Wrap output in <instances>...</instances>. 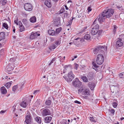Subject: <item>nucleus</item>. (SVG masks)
I'll return each instance as SVG.
<instances>
[{"label": "nucleus", "mask_w": 124, "mask_h": 124, "mask_svg": "<svg viewBox=\"0 0 124 124\" xmlns=\"http://www.w3.org/2000/svg\"><path fill=\"white\" fill-rule=\"evenodd\" d=\"M95 24H94L93 26H92H92L93 27L92 28L91 33L93 35L98 34L97 37H98L101 36V33L103 32V31L102 30H100L99 31V25L98 24L95 25Z\"/></svg>", "instance_id": "f257e3e1"}, {"label": "nucleus", "mask_w": 124, "mask_h": 124, "mask_svg": "<svg viewBox=\"0 0 124 124\" xmlns=\"http://www.w3.org/2000/svg\"><path fill=\"white\" fill-rule=\"evenodd\" d=\"M114 13V10L112 9H110L108 10H105L102 12L104 17L106 18H109L113 15Z\"/></svg>", "instance_id": "f03ea898"}, {"label": "nucleus", "mask_w": 124, "mask_h": 124, "mask_svg": "<svg viewBox=\"0 0 124 124\" xmlns=\"http://www.w3.org/2000/svg\"><path fill=\"white\" fill-rule=\"evenodd\" d=\"M106 48L105 50H107V47L105 46H98L95 48L93 50V52L94 54H96L98 53H101L103 50H105V48Z\"/></svg>", "instance_id": "7ed1b4c3"}, {"label": "nucleus", "mask_w": 124, "mask_h": 124, "mask_svg": "<svg viewBox=\"0 0 124 124\" xmlns=\"http://www.w3.org/2000/svg\"><path fill=\"white\" fill-rule=\"evenodd\" d=\"M104 60V57L102 54H100L97 55L96 62L98 64H102Z\"/></svg>", "instance_id": "20e7f679"}, {"label": "nucleus", "mask_w": 124, "mask_h": 124, "mask_svg": "<svg viewBox=\"0 0 124 124\" xmlns=\"http://www.w3.org/2000/svg\"><path fill=\"white\" fill-rule=\"evenodd\" d=\"M78 93L79 94L81 93L83 95H89V90L88 89L80 88L78 90Z\"/></svg>", "instance_id": "39448f33"}, {"label": "nucleus", "mask_w": 124, "mask_h": 124, "mask_svg": "<svg viewBox=\"0 0 124 124\" xmlns=\"http://www.w3.org/2000/svg\"><path fill=\"white\" fill-rule=\"evenodd\" d=\"M104 16L102 13L101 14H100L99 16H98L97 18L95 19L92 24V26H93L94 24H96L95 22L98 20L100 23H101L103 22L104 19L106 18V17H104Z\"/></svg>", "instance_id": "423d86ee"}, {"label": "nucleus", "mask_w": 124, "mask_h": 124, "mask_svg": "<svg viewBox=\"0 0 124 124\" xmlns=\"http://www.w3.org/2000/svg\"><path fill=\"white\" fill-rule=\"evenodd\" d=\"M68 78L66 79V76L63 77L67 81H71L74 79L75 76L73 74L72 71H70L69 73H68Z\"/></svg>", "instance_id": "0eeeda50"}, {"label": "nucleus", "mask_w": 124, "mask_h": 124, "mask_svg": "<svg viewBox=\"0 0 124 124\" xmlns=\"http://www.w3.org/2000/svg\"><path fill=\"white\" fill-rule=\"evenodd\" d=\"M41 110L42 111L41 114L43 116L50 115L51 114L50 110L47 108L42 109Z\"/></svg>", "instance_id": "6e6552de"}, {"label": "nucleus", "mask_w": 124, "mask_h": 124, "mask_svg": "<svg viewBox=\"0 0 124 124\" xmlns=\"http://www.w3.org/2000/svg\"><path fill=\"white\" fill-rule=\"evenodd\" d=\"M31 115L30 113L28 112L26 114L25 117V120L24 122L27 124H30L31 122Z\"/></svg>", "instance_id": "1a4fd4ad"}, {"label": "nucleus", "mask_w": 124, "mask_h": 124, "mask_svg": "<svg viewBox=\"0 0 124 124\" xmlns=\"http://www.w3.org/2000/svg\"><path fill=\"white\" fill-rule=\"evenodd\" d=\"M110 88L111 92L113 93H116L119 92V87L118 85H111Z\"/></svg>", "instance_id": "9d476101"}, {"label": "nucleus", "mask_w": 124, "mask_h": 124, "mask_svg": "<svg viewBox=\"0 0 124 124\" xmlns=\"http://www.w3.org/2000/svg\"><path fill=\"white\" fill-rule=\"evenodd\" d=\"M24 8L25 10L29 11H31L33 8L32 5L29 3L25 4L24 5Z\"/></svg>", "instance_id": "9b49d317"}, {"label": "nucleus", "mask_w": 124, "mask_h": 124, "mask_svg": "<svg viewBox=\"0 0 124 124\" xmlns=\"http://www.w3.org/2000/svg\"><path fill=\"white\" fill-rule=\"evenodd\" d=\"M40 35V34L37 33V32H32L30 36V39H33L37 38L38 36Z\"/></svg>", "instance_id": "f8f14e48"}, {"label": "nucleus", "mask_w": 124, "mask_h": 124, "mask_svg": "<svg viewBox=\"0 0 124 124\" xmlns=\"http://www.w3.org/2000/svg\"><path fill=\"white\" fill-rule=\"evenodd\" d=\"M73 85L76 87L80 86L81 84V83L78 78H76L75 81H73Z\"/></svg>", "instance_id": "ddd939ff"}, {"label": "nucleus", "mask_w": 124, "mask_h": 124, "mask_svg": "<svg viewBox=\"0 0 124 124\" xmlns=\"http://www.w3.org/2000/svg\"><path fill=\"white\" fill-rule=\"evenodd\" d=\"M22 101L20 102V106L22 107L25 108L28 105V103H27V100H23Z\"/></svg>", "instance_id": "4468645a"}, {"label": "nucleus", "mask_w": 124, "mask_h": 124, "mask_svg": "<svg viewBox=\"0 0 124 124\" xmlns=\"http://www.w3.org/2000/svg\"><path fill=\"white\" fill-rule=\"evenodd\" d=\"M122 41V40L121 39H120V40H117V41L116 45V47L117 48L122 46L123 43Z\"/></svg>", "instance_id": "2eb2a0df"}, {"label": "nucleus", "mask_w": 124, "mask_h": 124, "mask_svg": "<svg viewBox=\"0 0 124 124\" xmlns=\"http://www.w3.org/2000/svg\"><path fill=\"white\" fill-rule=\"evenodd\" d=\"M45 1L44 2L45 4L49 8H50L51 6V3L50 2L51 0H44Z\"/></svg>", "instance_id": "dca6fc26"}, {"label": "nucleus", "mask_w": 124, "mask_h": 124, "mask_svg": "<svg viewBox=\"0 0 124 124\" xmlns=\"http://www.w3.org/2000/svg\"><path fill=\"white\" fill-rule=\"evenodd\" d=\"M52 119V118L50 116H47L45 118L44 121L46 123H50Z\"/></svg>", "instance_id": "f3484780"}, {"label": "nucleus", "mask_w": 124, "mask_h": 124, "mask_svg": "<svg viewBox=\"0 0 124 124\" xmlns=\"http://www.w3.org/2000/svg\"><path fill=\"white\" fill-rule=\"evenodd\" d=\"M55 22L54 24L55 25L57 26L60 25V18L58 17H56Z\"/></svg>", "instance_id": "a211bd4d"}, {"label": "nucleus", "mask_w": 124, "mask_h": 124, "mask_svg": "<svg viewBox=\"0 0 124 124\" xmlns=\"http://www.w3.org/2000/svg\"><path fill=\"white\" fill-rule=\"evenodd\" d=\"M94 74V73L93 72H90L87 76L88 79L90 80L93 79Z\"/></svg>", "instance_id": "6ab92c4d"}, {"label": "nucleus", "mask_w": 124, "mask_h": 124, "mask_svg": "<svg viewBox=\"0 0 124 124\" xmlns=\"http://www.w3.org/2000/svg\"><path fill=\"white\" fill-rule=\"evenodd\" d=\"M13 69V68L12 66L10 64H9L6 67L7 72L8 73V72L12 70Z\"/></svg>", "instance_id": "aec40b11"}, {"label": "nucleus", "mask_w": 124, "mask_h": 124, "mask_svg": "<svg viewBox=\"0 0 124 124\" xmlns=\"http://www.w3.org/2000/svg\"><path fill=\"white\" fill-rule=\"evenodd\" d=\"M88 85L90 88L92 90L93 89L95 86L94 83L92 82L89 83Z\"/></svg>", "instance_id": "412c9836"}, {"label": "nucleus", "mask_w": 124, "mask_h": 124, "mask_svg": "<svg viewBox=\"0 0 124 124\" xmlns=\"http://www.w3.org/2000/svg\"><path fill=\"white\" fill-rule=\"evenodd\" d=\"M0 90L2 94H5L7 92V90L4 86L1 87Z\"/></svg>", "instance_id": "4be33fe9"}, {"label": "nucleus", "mask_w": 124, "mask_h": 124, "mask_svg": "<svg viewBox=\"0 0 124 124\" xmlns=\"http://www.w3.org/2000/svg\"><path fill=\"white\" fill-rule=\"evenodd\" d=\"M5 32H3L0 33V41L4 39L5 38Z\"/></svg>", "instance_id": "5701e85b"}, {"label": "nucleus", "mask_w": 124, "mask_h": 124, "mask_svg": "<svg viewBox=\"0 0 124 124\" xmlns=\"http://www.w3.org/2000/svg\"><path fill=\"white\" fill-rule=\"evenodd\" d=\"M48 34L51 35L53 36L55 35V32L54 30H49L48 31Z\"/></svg>", "instance_id": "b1692460"}, {"label": "nucleus", "mask_w": 124, "mask_h": 124, "mask_svg": "<svg viewBox=\"0 0 124 124\" xmlns=\"http://www.w3.org/2000/svg\"><path fill=\"white\" fill-rule=\"evenodd\" d=\"M62 28L61 27H60L57 29H56L55 32V35L56 36L62 30Z\"/></svg>", "instance_id": "393cba45"}, {"label": "nucleus", "mask_w": 124, "mask_h": 124, "mask_svg": "<svg viewBox=\"0 0 124 124\" xmlns=\"http://www.w3.org/2000/svg\"><path fill=\"white\" fill-rule=\"evenodd\" d=\"M22 22L23 24L25 26H28V21L26 19L24 18L23 19Z\"/></svg>", "instance_id": "a878e982"}, {"label": "nucleus", "mask_w": 124, "mask_h": 124, "mask_svg": "<svg viewBox=\"0 0 124 124\" xmlns=\"http://www.w3.org/2000/svg\"><path fill=\"white\" fill-rule=\"evenodd\" d=\"M57 46H56L54 44H53L50 45L49 47V49L50 50L55 49Z\"/></svg>", "instance_id": "bb28decb"}, {"label": "nucleus", "mask_w": 124, "mask_h": 124, "mask_svg": "<svg viewBox=\"0 0 124 124\" xmlns=\"http://www.w3.org/2000/svg\"><path fill=\"white\" fill-rule=\"evenodd\" d=\"M30 21L31 23H34L36 21V18L35 16L31 17L30 19Z\"/></svg>", "instance_id": "cd10ccee"}, {"label": "nucleus", "mask_w": 124, "mask_h": 124, "mask_svg": "<svg viewBox=\"0 0 124 124\" xmlns=\"http://www.w3.org/2000/svg\"><path fill=\"white\" fill-rule=\"evenodd\" d=\"M12 81L7 83L5 85V86H6L7 88H9L11 84Z\"/></svg>", "instance_id": "c85d7f7f"}, {"label": "nucleus", "mask_w": 124, "mask_h": 124, "mask_svg": "<svg viewBox=\"0 0 124 124\" xmlns=\"http://www.w3.org/2000/svg\"><path fill=\"white\" fill-rule=\"evenodd\" d=\"M35 120L38 123H41V118L40 117L37 116Z\"/></svg>", "instance_id": "c756f323"}, {"label": "nucleus", "mask_w": 124, "mask_h": 124, "mask_svg": "<svg viewBox=\"0 0 124 124\" xmlns=\"http://www.w3.org/2000/svg\"><path fill=\"white\" fill-rule=\"evenodd\" d=\"M90 38L91 37L90 35L89 34L86 35L84 37V39L86 40H89Z\"/></svg>", "instance_id": "7c9ffc66"}, {"label": "nucleus", "mask_w": 124, "mask_h": 124, "mask_svg": "<svg viewBox=\"0 0 124 124\" xmlns=\"http://www.w3.org/2000/svg\"><path fill=\"white\" fill-rule=\"evenodd\" d=\"M19 31L21 32L24 31H25V28L23 25L19 26Z\"/></svg>", "instance_id": "2f4dec72"}, {"label": "nucleus", "mask_w": 124, "mask_h": 124, "mask_svg": "<svg viewBox=\"0 0 124 124\" xmlns=\"http://www.w3.org/2000/svg\"><path fill=\"white\" fill-rule=\"evenodd\" d=\"M51 101L50 100H48L45 102L47 106H50L51 104Z\"/></svg>", "instance_id": "473e14b6"}, {"label": "nucleus", "mask_w": 124, "mask_h": 124, "mask_svg": "<svg viewBox=\"0 0 124 124\" xmlns=\"http://www.w3.org/2000/svg\"><path fill=\"white\" fill-rule=\"evenodd\" d=\"M82 79L83 81L84 82H88V79L87 77L85 76L83 77L82 78Z\"/></svg>", "instance_id": "72a5a7b5"}, {"label": "nucleus", "mask_w": 124, "mask_h": 124, "mask_svg": "<svg viewBox=\"0 0 124 124\" xmlns=\"http://www.w3.org/2000/svg\"><path fill=\"white\" fill-rule=\"evenodd\" d=\"M3 27L7 29H8V24L6 23H3Z\"/></svg>", "instance_id": "f704fd0d"}, {"label": "nucleus", "mask_w": 124, "mask_h": 124, "mask_svg": "<svg viewBox=\"0 0 124 124\" xmlns=\"http://www.w3.org/2000/svg\"><path fill=\"white\" fill-rule=\"evenodd\" d=\"M55 45L57 47L58 45H59L60 44L61 41L59 40L55 42Z\"/></svg>", "instance_id": "c9c22d12"}, {"label": "nucleus", "mask_w": 124, "mask_h": 124, "mask_svg": "<svg viewBox=\"0 0 124 124\" xmlns=\"http://www.w3.org/2000/svg\"><path fill=\"white\" fill-rule=\"evenodd\" d=\"M89 118L91 121L93 122H96L95 119L93 117H89Z\"/></svg>", "instance_id": "e433bc0d"}, {"label": "nucleus", "mask_w": 124, "mask_h": 124, "mask_svg": "<svg viewBox=\"0 0 124 124\" xmlns=\"http://www.w3.org/2000/svg\"><path fill=\"white\" fill-rule=\"evenodd\" d=\"M17 85L14 86L12 87V91L14 92H15L16 89L17 88Z\"/></svg>", "instance_id": "4c0bfd02"}, {"label": "nucleus", "mask_w": 124, "mask_h": 124, "mask_svg": "<svg viewBox=\"0 0 124 124\" xmlns=\"http://www.w3.org/2000/svg\"><path fill=\"white\" fill-rule=\"evenodd\" d=\"M116 7L117 8H118L119 9V10H120V11H123L124 10L123 8V7L122 6H116Z\"/></svg>", "instance_id": "58836bf2"}, {"label": "nucleus", "mask_w": 124, "mask_h": 124, "mask_svg": "<svg viewBox=\"0 0 124 124\" xmlns=\"http://www.w3.org/2000/svg\"><path fill=\"white\" fill-rule=\"evenodd\" d=\"M7 1L6 0H3L2 1V4L3 5H5L7 3Z\"/></svg>", "instance_id": "ea45409f"}, {"label": "nucleus", "mask_w": 124, "mask_h": 124, "mask_svg": "<svg viewBox=\"0 0 124 124\" xmlns=\"http://www.w3.org/2000/svg\"><path fill=\"white\" fill-rule=\"evenodd\" d=\"M18 18H16L15 20H14V23H16L17 25H18Z\"/></svg>", "instance_id": "a19ab883"}, {"label": "nucleus", "mask_w": 124, "mask_h": 124, "mask_svg": "<svg viewBox=\"0 0 124 124\" xmlns=\"http://www.w3.org/2000/svg\"><path fill=\"white\" fill-rule=\"evenodd\" d=\"M74 65V69L76 70H77L78 67V65L77 63H75Z\"/></svg>", "instance_id": "79ce46f5"}, {"label": "nucleus", "mask_w": 124, "mask_h": 124, "mask_svg": "<svg viewBox=\"0 0 124 124\" xmlns=\"http://www.w3.org/2000/svg\"><path fill=\"white\" fill-rule=\"evenodd\" d=\"M113 105L114 108H116L117 106V104L116 102H114L113 103Z\"/></svg>", "instance_id": "37998d69"}, {"label": "nucleus", "mask_w": 124, "mask_h": 124, "mask_svg": "<svg viewBox=\"0 0 124 124\" xmlns=\"http://www.w3.org/2000/svg\"><path fill=\"white\" fill-rule=\"evenodd\" d=\"M110 112L113 115H114V114L115 110L114 109H112L110 111Z\"/></svg>", "instance_id": "c03bdc74"}, {"label": "nucleus", "mask_w": 124, "mask_h": 124, "mask_svg": "<svg viewBox=\"0 0 124 124\" xmlns=\"http://www.w3.org/2000/svg\"><path fill=\"white\" fill-rule=\"evenodd\" d=\"M64 11V8H62L59 11V14H61L63 13Z\"/></svg>", "instance_id": "a18cd8bd"}, {"label": "nucleus", "mask_w": 124, "mask_h": 124, "mask_svg": "<svg viewBox=\"0 0 124 124\" xmlns=\"http://www.w3.org/2000/svg\"><path fill=\"white\" fill-rule=\"evenodd\" d=\"M92 64L93 66H94L95 68H97L98 67V66H97V65L94 62H93L92 63Z\"/></svg>", "instance_id": "49530a36"}, {"label": "nucleus", "mask_w": 124, "mask_h": 124, "mask_svg": "<svg viewBox=\"0 0 124 124\" xmlns=\"http://www.w3.org/2000/svg\"><path fill=\"white\" fill-rule=\"evenodd\" d=\"M67 121L65 120H63V121L62 123V124H68H68L67 123Z\"/></svg>", "instance_id": "de8ad7c7"}, {"label": "nucleus", "mask_w": 124, "mask_h": 124, "mask_svg": "<svg viewBox=\"0 0 124 124\" xmlns=\"http://www.w3.org/2000/svg\"><path fill=\"white\" fill-rule=\"evenodd\" d=\"M15 61V59L14 58H11L9 60V61L12 62H13Z\"/></svg>", "instance_id": "09e8293b"}, {"label": "nucleus", "mask_w": 124, "mask_h": 124, "mask_svg": "<svg viewBox=\"0 0 124 124\" xmlns=\"http://www.w3.org/2000/svg\"><path fill=\"white\" fill-rule=\"evenodd\" d=\"M67 11H66L65 13L64 14V17H66L68 16V13H67Z\"/></svg>", "instance_id": "8fccbe9b"}, {"label": "nucleus", "mask_w": 124, "mask_h": 124, "mask_svg": "<svg viewBox=\"0 0 124 124\" xmlns=\"http://www.w3.org/2000/svg\"><path fill=\"white\" fill-rule=\"evenodd\" d=\"M123 74H122V73H121L119 74V76L120 78H122L123 77Z\"/></svg>", "instance_id": "3c124183"}, {"label": "nucleus", "mask_w": 124, "mask_h": 124, "mask_svg": "<svg viewBox=\"0 0 124 124\" xmlns=\"http://www.w3.org/2000/svg\"><path fill=\"white\" fill-rule=\"evenodd\" d=\"M114 29L113 30V31L115 32L116 31V29L117 28V27L116 25H114Z\"/></svg>", "instance_id": "603ef678"}, {"label": "nucleus", "mask_w": 124, "mask_h": 124, "mask_svg": "<svg viewBox=\"0 0 124 124\" xmlns=\"http://www.w3.org/2000/svg\"><path fill=\"white\" fill-rule=\"evenodd\" d=\"M18 24L19 26L23 25V24L20 21H19L18 22Z\"/></svg>", "instance_id": "864d4df0"}, {"label": "nucleus", "mask_w": 124, "mask_h": 124, "mask_svg": "<svg viewBox=\"0 0 124 124\" xmlns=\"http://www.w3.org/2000/svg\"><path fill=\"white\" fill-rule=\"evenodd\" d=\"M8 78V77H7V76H6V77H4V78H3V79H4L6 80H8V79H10V78Z\"/></svg>", "instance_id": "5fc2aeb1"}, {"label": "nucleus", "mask_w": 124, "mask_h": 124, "mask_svg": "<svg viewBox=\"0 0 124 124\" xmlns=\"http://www.w3.org/2000/svg\"><path fill=\"white\" fill-rule=\"evenodd\" d=\"M74 102L75 103H77V104H80L81 103V102H79L78 101H74Z\"/></svg>", "instance_id": "6e6d98bb"}, {"label": "nucleus", "mask_w": 124, "mask_h": 124, "mask_svg": "<svg viewBox=\"0 0 124 124\" xmlns=\"http://www.w3.org/2000/svg\"><path fill=\"white\" fill-rule=\"evenodd\" d=\"M39 92V90H36L34 91L33 94H36Z\"/></svg>", "instance_id": "4d7b16f0"}, {"label": "nucleus", "mask_w": 124, "mask_h": 124, "mask_svg": "<svg viewBox=\"0 0 124 124\" xmlns=\"http://www.w3.org/2000/svg\"><path fill=\"white\" fill-rule=\"evenodd\" d=\"M75 40H79L80 41H81V38H77L76 39H75Z\"/></svg>", "instance_id": "13d9d810"}, {"label": "nucleus", "mask_w": 124, "mask_h": 124, "mask_svg": "<svg viewBox=\"0 0 124 124\" xmlns=\"http://www.w3.org/2000/svg\"><path fill=\"white\" fill-rule=\"evenodd\" d=\"M6 111H3V110H1L0 112V114H2V113H5L6 112Z\"/></svg>", "instance_id": "bf43d9fd"}, {"label": "nucleus", "mask_w": 124, "mask_h": 124, "mask_svg": "<svg viewBox=\"0 0 124 124\" xmlns=\"http://www.w3.org/2000/svg\"><path fill=\"white\" fill-rule=\"evenodd\" d=\"M72 23V20H71L69 22H68L69 23V25H71Z\"/></svg>", "instance_id": "052dcab7"}, {"label": "nucleus", "mask_w": 124, "mask_h": 124, "mask_svg": "<svg viewBox=\"0 0 124 124\" xmlns=\"http://www.w3.org/2000/svg\"><path fill=\"white\" fill-rule=\"evenodd\" d=\"M88 11H91V10H92V9L90 7H88Z\"/></svg>", "instance_id": "680f3d73"}, {"label": "nucleus", "mask_w": 124, "mask_h": 124, "mask_svg": "<svg viewBox=\"0 0 124 124\" xmlns=\"http://www.w3.org/2000/svg\"><path fill=\"white\" fill-rule=\"evenodd\" d=\"M65 56H64L63 57V58L62 60H60V62H63V61L62 60H64L65 59Z\"/></svg>", "instance_id": "e2e57ef3"}, {"label": "nucleus", "mask_w": 124, "mask_h": 124, "mask_svg": "<svg viewBox=\"0 0 124 124\" xmlns=\"http://www.w3.org/2000/svg\"><path fill=\"white\" fill-rule=\"evenodd\" d=\"M53 61H52V60H51V62L49 63V64H48V65L49 66H50L51 64L53 63Z\"/></svg>", "instance_id": "0e129e2a"}, {"label": "nucleus", "mask_w": 124, "mask_h": 124, "mask_svg": "<svg viewBox=\"0 0 124 124\" xmlns=\"http://www.w3.org/2000/svg\"><path fill=\"white\" fill-rule=\"evenodd\" d=\"M86 29H87V27H84L83 29H82V31H84V30Z\"/></svg>", "instance_id": "69168bd1"}, {"label": "nucleus", "mask_w": 124, "mask_h": 124, "mask_svg": "<svg viewBox=\"0 0 124 124\" xmlns=\"http://www.w3.org/2000/svg\"><path fill=\"white\" fill-rule=\"evenodd\" d=\"M76 120V118H74L73 119H71V122H72L74 120Z\"/></svg>", "instance_id": "338daca9"}, {"label": "nucleus", "mask_w": 124, "mask_h": 124, "mask_svg": "<svg viewBox=\"0 0 124 124\" xmlns=\"http://www.w3.org/2000/svg\"><path fill=\"white\" fill-rule=\"evenodd\" d=\"M56 59V58H55V57L54 58H53V59L52 60V61H55V59Z\"/></svg>", "instance_id": "774afa93"}]
</instances>
